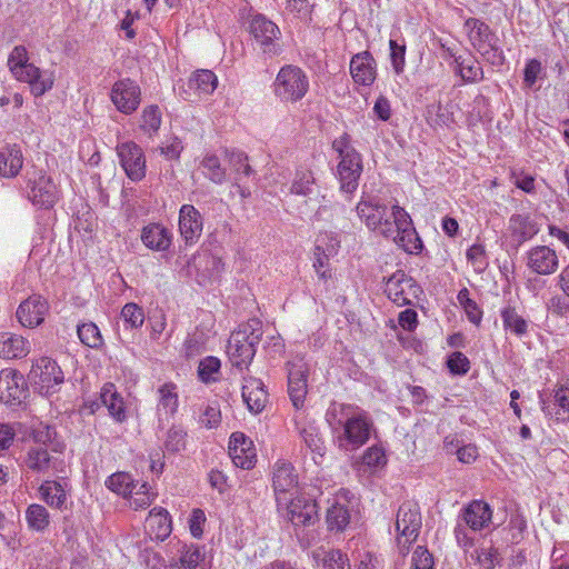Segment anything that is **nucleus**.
Returning a JSON list of instances; mask_svg holds the SVG:
<instances>
[{"mask_svg":"<svg viewBox=\"0 0 569 569\" xmlns=\"http://www.w3.org/2000/svg\"><path fill=\"white\" fill-rule=\"evenodd\" d=\"M253 39L254 49L259 51L264 61L280 56L283 51L280 28L266 16H252L248 27Z\"/></svg>","mask_w":569,"mask_h":569,"instance_id":"nucleus-1","label":"nucleus"},{"mask_svg":"<svg viewBox=\"0 0 569 569\" xmlns=\"http://www.w3.org/2000/svg\"><path fill=\"white\" fill-rule=\"evenodd\" d=\"M492 518L490 506L482 500H472L461 509L455 527V537L462 548H470L473 538L469 536L467 528L472 531H480L489 526Z\"/></svg>","mask_w":569,"mask_h":569,"instance_id":"nucleus-2","label":"nucleus"},{"mask_svg":"<svg viewBox=\"0 0 569 569\" xmlns=\"http://www.w3.org/2000/svg\"><path fill=\"white\" fill-rule=\"evenodd\" d=\"M8 67L13 77L30 84L34 96H42L52 86L48 79H43L41 71L34 64L29 63V56L26 47L16 46L8 58Z\"/></svg>","mask_w":569,"mask_h":569,"instance_id":"nucleus-3","label":"nucleus"},{"mask_svg":"<svg viewBox=\"0 0 569 569\" xmlns=\"http://www.w3.org/2000/svg\"><path fill=\"white\" fill-rule=\"evenodd\" d=\"M309 90V80L305 71L292 64L282 67L273 82V92L282 102H297Z\"/></svg>","mask_w":569,"mask_h":569,"instance_id":"nucleus-4","label":"nucleus"},{"mask_svg":"<svg viewBox=\"0 0 569 569\" xmlns=\"http://www.w3.org/2000/svg\"><path fill=\"white\" fill-rule=\"evenodd\" d=\"M356 212L370 231L385 238L395 237L387 204L372 197H362L356 206Z\"/></svg>","mask_w":569,"mask_h":569,"instance_id":"nucleus-5","label":"nucleus"},{"mask_svg":"<svg viewBox=\"0 0 569 569\" xmlns=\"http://www.w3.org/2000/svg\"><path fill=\"white\" fill-rule=\"evenodd\" d=\"M421 528V512L417 502L405 501L398 509L396 530L399 549L402 553L409 550V546L416 541Z\"/></svg>","mask_w":569,"mask_h":569,"instance_id":"nucleus-6","label":"nucleus"},{"mask_svg":"<svg viewBox=\"0 0 569 569\" xmlns=\"http://www.w3.org/2000/svg\"><path fill=\"white\" fill-rule=\"evenodd\" d=\"M28 379L36 390L49 397L63 383L64 377L56 361L42 357L32 365Z\"/></svg>","mask_w":569,"mask_h":569,"instance_id":"nucleus-7","label":"nucleus"},{"mask_svg":"<svg viewBox=\"0 0 569 569\" xmlns=\"http://www.w3.org/2000/svg\"><path fill=\"white\" fill-rule=\"evenodd\" d=\"M29 200L39 208H51L59 198V190L51 177L43 170L32 168L27 171Z\"/></svg>","mask_w":569,"mask_h":569,"instance_id":"nucleus-8","label":"nucleus"},{"mask_svg":"<svg viewBox=\"0 0 569 569\" xmlns=\"http://www.w3.org/2000/svg\"><path fill=\"white\" fill-rule=\"evenodd\" d=\"M373 425L366 413L348 417L343 422V432L338 437V446L346 451H355L370 438Z\"/></svg>","mask_w":569,"mask_h":569,"instance_id":"nucleus-9","label":"nucleus"},{"mask_svg":"<svg viewBox=\"0 0 569 569\" xmlns=\"http://www.w3.org/2000/svg\"><path fill=\"white\" fill-rule=\"evenodd\" d=\"M278 510H286L287 519L296 527L310 526L318 519L317 502L305 496L279 498Z\"/></svg>","mask_w":569,"mask_h":569,"instance_id":"nucleus-10","label":"nucleus"},{"mask_svg":"<svg viewBox=\"0 0 569 569\" xmlns=\"http://www.w3.org/2000/svg\"><path fill=\"white\" fill-rule=\"evenodd\" d=\"M103 405L109 415L117 421L123 422L127 419L126 406L122 396L117 391L113 383H106L100 392V401H84L80 408V415H93Z\"/></svg>","mask_w":569,"mask_h":569,"instance_id":"nucleus-11","label":"nucleus"},{"mask_svg":"<svg viewBox=\"0 0 569 569\" xmlns=\"http://www.w3.org/2000/svg\"><path fill=\"white\" fill-rule=\"evenodd\" d=\"M121 167L128 178L140 181L146 176V158L142 149L134 142H123L117 147Z\"/></svg>","mask_w":569,"mask_h":569,"instance_id":"nucleus-12","label":"nucleus"},{"mask_svg":"<svg viewBox=\"0 0 569 569\" xmlns=\"http://www.w3.org/2000/svg\"><path fill=\"white\" fill-rule=\"evenodd\" d=\"M28 392L24 377L13 369L0 371V401L6 405H20Z\"/></svg>","mask_w":569,"mask_h":569,"instance_id":"nucleus-13","label":"nucleus"},{"mask_svg":"<svg viewBox=\"0 0 569 569\" xmlns=\"http://www.w3.org/2000/svg\"><path fill=\"white\" fill-rule=\"evenodd\" d=\"M140 97V87L129 78L121 79L112 86L111 100L116 108L124 114H131L138 109Z\"/></svg>","mask_w":569,"mask_h":569,"instance_id":"nucleus-14","label":"nucleus"},{"mask_svg":"<svg viewBox=\"0 0 569 569\" xmlns=\"http://www.w3.org/2000/svg\"><path fill=\"white\" fill-rule=\"evenodd\" d=\"M340 189L346 193H352L358 188V181L362 172V160L359 152H352L340 157L337 168Z\"/></svg>","mask_w":569,"mask_h":569,"instance_id":"nucleus-15","label":"nucleus"},{"mask_svg":"<svg viewBox=\"0 0 569 569\" xmlns=\"http://www.w3.org/2000/svg\"><path fill=\"white\" fill-rule=\"evenodd\" d=\"M203 219L192 204H183L179 210V231L187 246L194 244L201 237Z\"/></svg>","mask_w":569,"mask_h":569,"instance_id":"nucleus-16","label":"nucleus"},{"mask_svg":"<svg viewBox=\"0 0 569 569\" xmlns=\"http://www.w3.org/2000/svg\"><path fill=\"white\" fill-rule=\"evenodd\" d=\"M527 267L537 274L548 276L557 271L559 259L548 246H536L527 252Z\"/></svg>","mask_w":569,"mask_h":569,"instance_id":"nucleus-17","label":"nucleus"},{"mask_svg":"<svg viewBox=\"0 0 569 569\" xmlns=\"http://www.w3.org/2000/svg\"><path fill=\"white\" fill-rule=\"evenodd\" d=\"M298 485V476L290 462L279 460L274 465L272 486L277 503L281 497L293 496Z\"/></svg>","mask_w":569,"mask_h":569,"instance_id":"nucleus-18","label":"nucleus"},{"mask_svg":"<svg viewBox=\"0 0 569 569\" xmlns=\"http://www.w3.org/2000/svg\"><path fill=\"white\" fill-rule=\"evenodd\" d=\"M48 309L47 300L40 296H31L18 307L17 318L23 327L34 328L43 322Z\"/></svg>","mask_w":569,"mask_h":569,"instance_id":"nucleus-19","label":"nucleus"},{"mask_svg":"<svg viewBox=\"0 0 569 569\" xmlns=\"http://www.w3.org/2000/svg\"><path fill=\"white\" fill-rule=\"evenodd\" d=\"M288 393L297 409L303 406L307 395V367L301 360L288 362Z\"/></svg>","mask_w":569,"mask_h":569,"instance_id":"nucleus-20","label":"nucleus"},{"mask_svg":"<svg viewBox=\"0 0 569 569\" xmlns=\"http://www.w3.org/2000/svg\"><path fill=\"white\" fill-rule=\"evenodd\" d=\"M350 73L356 83L371 86L376 80V61L369 51L355 54L350 61Z\"/></svg>","mask_w":569,"mask_h":569,"instance_id":"nucleus-21","label":"nucleus"},{"mask_svg":"<svg viewBox=\"0 0 569 569\" xmlns=\"http://www.w3.org/2000/svg\"><path fill=\"white\" fill-rule=\"evenodd\" d=\"M299 436L306 448L312 453L316 465H320L326 455V445L320 428L315 421L298 425Z\"/></svg>","mask_w":569,"mask_h":569,"instance_id":"nucleus-22","label":"nucleus"},{"mask_svg":"<svg viewBox=\"0 0 569 569\" xmlns=\"http://www.w3.org/2000/svg\"><path fill=\"white\" fill-rule=\"evenodd\" d=\"M146 533L151 540L163 541L171 531V518L164 508H153L144 522Z\"/></svg>","mask_w":569,"mask_h":569,"instance_id":"nucleus-23","label":"nucleus"},{"mask_svg":"<svg viewBox=\"0 0 569 569\" xmlns=\"http://www.w3.org/2000/svg\"><path fill=\"white\" fill-rule=\"evenodd\" d=\"M28 470L37 473H46L50 469L58 470L60 462L58 458L49 455V449L40 445L31 446L23 460Z\"/></svg>","mask_w":569,"mask_h":569,"instance_id":"nucleus-24","label":"nucleus"},{"mask_svg":"<svg viewBox=\"0 0 569 569\" xmlns=\"http://www.w3.org/2000/svg\"><path fill=\"white\" fill-rule=\"evenodd\" d=\"M413 286L412 278L408 277L403 270H397L388 278L385 292L393 303L402 307L411 303L406 288H412Z\"/></svg>","mask_w":569,"mask_h":569,"instance_id":"nucleus-25","label":"nucleus"},{"mask_svg":"<svg viewBox=\"0 0 569 569\" xmlns=\"http://www.w3.org/2000/svg\"><path fill=\"white\" fill-rule=\"evenodd\" d=\"M227 352L233 367L242 370L252 361L256 349H251L244 341L242 333L236 331L229 338Z\"/></svg>","mask_w":569,"mask_h":569,"instance_id":"nucleus-26","label":"nucleus"},{"mask_svg":"<svg viewBox=\"0 0 569 569\" xmlns=\"http://www.w3.org/2000/svg\"><path fill=\"white\" fill-rule=\"evenodd\" d=\"M30 352V343L21 336L11 332H0V357L3 359H20Z\"/></svg>","mask_w":569,"mask_h":569,"instance_id":"nucleus-27","label":"nucleus"},{"mask_svg":"<svg viewBox=\"0 0 569 569\" xmlns=\"http://www.w3.org/2000/svg\"><path fill=\"white\" fill-rule=\"evenodd\" d=\"M141 240L151 250L166 251L171 246V232L159 223H150L143 227Z\"/></svg>","mask_w":569,"mask_h":569,"instance_id":"nucleus-28","label":"nucleus"},{"mask_svg":"<svg viewBox=\"0 0 569 569\" xmlns=\"http://www.w3.org/2000/svg\"><path fill=\"white\" fill-rule=\"evenodd\" d=\"M242 398L253 413L261 412L268 401V393L260 380L251 379L242 387Z\"/></svg>","mask_w":569,"mask_h":569,"instance_id":"nucleus-29","label":"nucleus"},{"mask_svg":"<svg viewBox=\"0 0 569 569\" xmlns=\"http://www.w3.org/2000/svg\"><path fill=\"white\" fill-rule=\"evenodd\" d=\"M509 230L519 246L539 232L537 223L528 214H512L509 219Z\"/></svg>","mask_w":569,"mask_h":569,"instance_id":"nucleus-30","label":"nucleus"},{"mask_svg":"<svg viewBox=\"0 0 569 569\" xmlns=\"http://www.w3.org/2000/svg\"><path fill=\"white\" fill-rule=\"evenodd\" d=\"M23 164L20 147L7 146L0 150V176L4 178L16 177Z\"/></svg>","mask_w":569,"mask_h":569,"instance_id":"nucleus-31","label":"nucleus"},{"mask_svg":"<svg viewBox=\"0 0 569 569\" xmlns=\"http://www.w3.org/2000/svg\"><path fill=\"white\" fill-rule=\"evenodd\" d=\"M176 389L177 386L172 382L164 383L158 389L159 401L157 411L160 420L162 418L168 420L177 412L178 393Z\"/></svg>","mask_w":569,"mask_h":569,"instance_id":"nucleus-32","label":"nucleus"},{"mask_svg":"<svg viewBox=\"0 0 569 569\" xmlns=\"http://www.w3.org/2000/svg\"><path fill=\"white\" fill-rule=\"evenodd\" d=\"M325 238H327V234L325 237L317 238L316 241V248H315V261L313 267L316 269V272L318 273L319 278L321 279H328L331 277L330 270L328 267L329 257L336 253L338 246V242L332 243L330 246L323 247Z\"/></svg>","mask_w":569,"mask_h":569,"instance_id":"nucleus-33","label":"nucleus"},{"mask_svg":"<svg viewBox=\"0 0 569 569\" xmlns=\"http://www.w3.org/2000/svg\"><path fill=\"white\" fill-rule=\"evenodd\" d=\"M448 52L453 57L456 72L459 73L463 81L478 82L483 79V70L473 58L463 59L461 56L456 57L450 49H448Z\"/></svg>","mask_w":569,"mask_h":569,"instance_id":"nucleus-34","label":"nucleus"},{"mask_svg":"<svg viewBox=\"0 0 569 569\" xmlns=\"http://www.w3.org/2000/svg\"><path fill=\"white\" fill-rule=\"evenodd\" d=\"M505 330L521 338L527 335L529 323L515 307L507 306L500 312Z\"/></svg>","mask_w":569,"mask_h":569,"instance_id":"nucleus-35","label":"nucleus"},{"mask_svg":"<svg viewBox=\"0 0 569 569\" xmlns=\"http://www.w3.org/2000/svg\"><path fill=\"white\" fill-rule=\"evenodd\" d=\"M43 500L51 507L62 509L66 506V489L59 481H46L40 486Z\"/></svg>","mask_w":569,"mask_h":569,"instance_id":"nucleus-36","label":"nucleus"},{"mask_svg":"<svg viewBox=\"0 0 569 569\" xmlns=\"http://www.w3.org/2000/svg\"><path fill=\"white\" fill-rule=\"evenodd\" d=\"M389 217L395 228V237L397 234L415 236L411 217L402 207L398 204L392 206Z\"/></svg>","mask_w":569,"mask_h":569,"instance_id":"nucleus-37","label":"nucleus"},{"mask_svg":"<svg viewBox=\"0 0 569 569\" xmlns=\"http://www.w3.org/2000/svg\"><path fill=\"white\" fill-rule=\"evenodd\" d=\"M465 27L470 29V40L473 47H476V43H485L490 42L491 40H498L496 34L491 31L490 27L479 19H467Z\"/></svg>","mask_w":569,"mask_h":569,"instance_id":"nucleus-38","label":"nucleus"},{"mask_svg":"<svg viewBox=\"0 0 569 569\" xmlns=\"http://www.w3.org/2000/svg\"><path fill=\"white\" fill-rule=\"evenodd\" d=\"M316 179L312 171L300 168L296 171L290 192L297 196H309L313 191Z\"/></svg>","mask_w":569,"mask_h":569,"instance_id":"nucleus-39","label":"nucleus"},{"mask_svg":"<svg viewBox=\"0 0 569 569\" xmlns=\"http://www.w3.org/2000/svg\"><path fill=\"white\" fill-rule=\"evenodd\" d=\"M26 520L30 529L43 531L50 523V516L46 507L32 503L26 510Z\"/></svg>","mask_w":569,"mask_h":569,"instance_id":"nucleus-40","label":"nucleus"},{"mask_svg":"<svg viewBox=\"0 0 569 569\" xmlns=\"http://www.w3.org/2000/svg\"><path fill=\"white\" fill-rule=\"evenodd\" d=\"M106 486L111 491L124 497L128 496V493H132L137 487L132 477L127 472H116L111 475L106 480Z\"/></svg>","mask_w":569,"mask_h":569,"instance_id":"nucleus-41","label":"nucleus"},{"mask_svg":"<svg viewBox=\"0 0 569 569\" xmlns=\"http://www.w3.org/2000/svg\"><path fill=\"white\" fill-rule=\"evenodd\" d=\"M218 79L210 70H198L189 80L191 88H196L202 93H211L217 88Z\"/></svg>","mask_w":569,"mask_h":569,"instance_id":"nucleus-42","label":"nucleus"},{"mask_svg":"<svg viewBox=\"0 0 569 569\" xmlns=\"http://www.w3.org/2000/svg\"><path fill=\"white\" fill-rule=\"evenodd\" d=\"M204 176L213 183L221 184L226 180V170L214 154L206 156L201 162Z\"/></svg>","mask_w":569,"mask_h":569,"instance_id":"nucleus-43","label":"nucleus"},{"mask_svg":"<svg viewBox=\"0 0 569 569\" xmlns=\"http://www.w3.org/2000/svg\"><path fill=\"white\" fill-rule=\"evenodd\" d=\"M350 520V515L348 509L341 505H333L328 509L327 512V523L329 530H343Z\"/></svg>","mask_w":569,"mask_h":569,"instance_id":"nucleus-44","label":"nucleus"},{"mask_svg":"<svg viewBox=\"0 0 569 569\" xmlns=\"http://www.w3.org/2000/svg\"><path fill=\"white\" fill-rule=\"evenodd\" d=\"M476 50L483 57V59L492 66L499 67L505 62L502 50L497 46V40L490 42L476 43Z\"/></svg>","mask_w":569,"mask_h":569,"instance_id":"nucleus-45","label":"nucleus"},{"mask_svg":"<svg viewBox=\"0 0 569 569\" xmlns=\"http://www.w3.org/2000/svg\"><path fill=\"white\" fill-rule=\"evenodd\" d=\"M56 431L49 426L41 427L33 431V439L36 445L50 448L53 452H62L64 446L54 441Z\"/></svg>","mask_w":569,"mask_h":569,"instance_id":"nucleus-46","label":"nucleus"},{"mask_svg":"<svg viewBox=\"0 0 569 569\" xmlns=\"http://www.w3.org/2000/svg\"><path fill=\"white\" fill-rule=\"evenodd\" d=\"M77 333L80 341L90 348H98L102 343L100 330L93 322L77 326Z\"/></svg>","mask_w":569,"mask_h":569,"instance_id":"nucleus-47","label":"nucleus"},{"mask_svg":"<svg viewBox=\"0 0 569 569\" xmlns=\"http://www.w3.org/2000/svg\"><path fill=\"white\" fill-rule=\"evenodd\" d=\"M186 437L187 432L177 426H172L168 432L164 440V448L168 452L177 453L186 449Z\"/></svg>","mask_w":569,"mask_h":569,"instance_id":"nucleus-48","label":"nucleus"},{"mask_svg":"<svg viewBox=\"0 0 569 569\" xmlns=\"http://www.w3.org/2000/svg\"><path fill=\"white\" fill-rule=\"evenodd\" d=\"M457 298L460 305L463 307L469 321L478 326L482 318V311L479 309L476 301L470 299L469 290L467 288L461 289L458 292Z\"/></svg>","mask_w":569,"mask_h":569,"instance_id":"nucleus-49","label":"nucleus"},{"mask_svg":"<svg viewBox=\"0 0 569 569\" xmlns=\"http://www.w3.org/2000/svg\"><path fill=\"white\" fill-rule=\"evenodd\" d=\"M221 363L220 360L216 357H207L200 361L198 367V376L200 380L204 383H209L211 381L217 380V375L219 373Z\"/></svg>","mask_w":569,"mask_h":569,"instance_id":"nucleus-50","label":"nucleus"},{"mask_svg":"<svg viewBox=\"0 0 569 569\" xmlns=\"http://www.w3.org/2000/svg\"><path fill=\"white\" fill-rule=\"evenodd\" d=\"M236 332L243 335L246 343L251 349H256L262 338L261 323L257 319H252L251 322L241 326L240 329Z\"/></svg>","mask_w":569,"mask_h":569,"instance_id":"nucleus-51","label":"nucleus"},{"mask_svg":"<svg viewBox=\"0 0 569 569\" xmlns=\"http://www.w3.org/2000/svg\"><path fill=\"white\" fill-rule=\"evenodd\" d=\"M121 317L132 329L141 327L144 320L142 308L132 302L124 305L121 310Z\"/></svg>","mask_w":569,"mask_h":569,"instance_id":"nucleus-52","label":"nucleus"},{"mask_svg":"<svg viewBox=\"0 0 569 569\" xmlns=\"http://www.w3.org/2000/svg\"><path fill=\"white\" fill-rule=\"evenodd\" d=\"M161 126V112L158 106H149L142 112V129L156 132Z\"/></svg>","mask_w":569,"mask_h":569,"instance_id":"nucleus-53","label":"nucleus"},{"mask_svg":"<svg viewBox=\"0 0 569 569\" xmlns=\"http://www.w3.org/2000/svg\"><path fill=\"white\" fill-rule=\"evenodd\" d=\"M412 569H435L433 556L425 546H418L411 559Z\"/></svg>","mask_w":569,"mask_h":569,"instance_id":"nucleus-54","label":"nucleus"},{"mask_svg":"<svg viewBox=\"0 0 569 569\" xmlns=\"http://www.w3.org/2000/svg\"><path fill=\"white\" fill-rule=\"evenodd\" d=\"M391 64L397 74L403 71L406 63V44H399L396 40L389 41Z\"/></svg>","mask_w":569,"mask_h":569,"instance_id":"nucleus-55","label":"nucleus"},{"mask_svg":"<svg viewBox=\"0 0 569 569\" xmlns=\"http://www.w3.org/2000/svg\"><path fill=\"white\" fill-rule=\"evenodd\" d=\"M447 366L453 375H466L470 369L469 359L460 351H455L448 357Z\"/></svg>","mask_w":569,"mask_h":569,"instance_id":"nucleus-56","label":"nucleus"},{"mask_svg":"<svg viewBox=\"0 0 569 569\" xmlns=\"http://www.w3.org/2000/svg\"><path fill=\"white\" fill-rule=\"evenodd\" d=\"M230 457L237 467L242 469H250L254 466L256 455L253 452H247L246 448H232L229 447Z\"/></svg>","mask_w":569,"mask_h":569,"instance_id":"nucleus-57","label":"nucleus"},{"mask_svg":"<svg viewBox=\"0 0 569 569\" xmlns=\"http://www.w3.org/2000/svg\"><path fill=\"white\" fill-rule=\"evenodd\" d=\"M391 238L409 253H419L423 248L422 240L416 230L415 236L397 234Z\"/></svg>","mask_w":569,"mask_h":569,"instance_id":"nucleus-58","label":"nucleus"},{"mask_svg":"<svg viewBox=\"0 0 569 569\" xmlns=\"http://www.w3.org/2000/svg\"><path fill=\"white\" fill-rule=\"evenodd\" d=\"M201 557V550L198 546H183L180 557L181 567L194 569L199 565Z\"/></svg>","mask_w":569,"mask_h":569,"instance_id":"nucleus-59","label":"nucleus"},{"mask_svg":"<svg viewBox=\"0 0 569 569\" xmlns=\"http://www.w3.org/2000/svg\"><path fill=\"white\" fill-rule=\"evenodd\" d=\"M429 114H432L435 112V116H430V123L432 126H449L453 119L452 113L449 112L446 108H443L440 103L431 106L428 110Z\"/></svg>","mask_w":569,"mask_h":569,"instance_id":"nucleus-60","label":"nucleus"},{"mask_svg":"<svg viewBox=\"0 0 569 569\" xmlns=\"http://www.w3.org/2000/svg\"><path fill=\"white\" fill-rule=\"evenodd\" d=\"M323 562L329 569H350V563L340 550H330L326 553Z\"/></svg>","mask_w":569,"mask_h":569,"instance_id":"nucleus-61","label":"nucleus"},{"mask_svg":"<svg viewBox=\"0 0 569 569\" xmlns=\"http://www.w3.org/2000/svg\"><path fill=\"white\" fill-rule=\"evenodd\" d=\"M200 423L206 428H216L221 421L220 409L217 406L208 405L200 416Z\"/></svg>","mask_w":569,"mask_h":569,"instance_id":"nucleus-62","label":"nucleus"},{"mask_svg":"<svg viewBox=\"0 0 569 569\" xmlns=\"http://www.w3.org/2000/svg\"><path fill=\"white\" fill-rule=\"evenodd\" d=\"M363 463L368 467H379L386 463V456L381 448L372 446L368 448L362 457Z\"/></svg>","mask_w":569,"mask_h":569,"instance_id":"nucleus-63","label":"nucleus"},{"mask_svg":"<svg viewBox=\"0 0 569 569\" xmlns=\"http://www.w3.org/2000/svg\"><path fill=\"white\" fill-rule=\"evenodd\" d=\"M183 149L181 141L178 138H172L166 146L158 147L154 151H159L168 160H177Z\"/></svg>","mask_w":569,"mask_h":569,"instance_id":"nucleus-64","label":"nucleus"}]
</instances>
